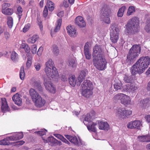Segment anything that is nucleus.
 Masks as SVG:
<instances>
[{
  "label": "nucleus",
  "instance_id": "8fccbe9b",
  "mask_svg": "<svg viewBox=\"0 0 150 150\" xmlns=\"http://www.w3.org/2000/svg\"><path fill=\"white\" fill-rule=\"evenodd\" d=\"M23 10L22 7L21 6H18L17 8V14L18 16L19 19H20L21 18L22 16V13Z\"/></svg>",
  "mask_w": 150,
  "mask_h": 150
},
{
  "label": "nucleus",
  "instance_id": "4c0bfd02",
  "mask_svg": "<svg viewBox=\"0 0 150 150\" xmlns=\"http://www.w3.org/2000/svg\"><path fill=\"white\" fill-rule=\"evenodd\" d=\"M126 8L125 6H123L119 9L117 13V16L118 17H122L124 14V13L126 10Z\"/></svg>",
  "mask_w": 150,
  "mask_h": 150
},
{
  "label": "nucleus",
  "instance_id": "aec40b11",
  "mask_svg": "<svg viewBox=\"0 0 150 150\" xmlns=\"http://www.w3.org/2000/svg\"><path fill=\"white\" fill-rule=\"evenodd\" d=\"M46 67L45 69V73L48 74V71L51 70V67H54V63L51 59H49L45 63Z\"/></svg>",
  "mask_w": 150,
  "mask_h": 150
},
{
  "label": "nucleus",
  "instance_id": "13d9d810",
  "mask_svg": "<svg viewBox=\"0 0 150 150\" xmlns=\"http://www.w3.org/2000/svg\"><path fill=\"white\" fill-rule=\"evenodd\" d=\"M35 86L37 87L36 88L40 91H42V88L40 83L37 82L35 83Z\"/></svg>",
  "mask_w": 150,
  "mask_h": 150
},
{
  "label": "nucleus",
  "instance_id": "09e8293b",
  "mask_svg": "<svg viewBox=\"0 0 150 150\" xmlns=\"http://www.w3.org/2000/svg\"><path fill=\"white\" fill-rule=\"evenodd\" d=\"M47 131L45 129H42L40 131L35 132V133L39 135L40 136L44 135L46 134Z\"/></svg>",
  "mask_w": 150,
  "mask_h": 150
},
{
  "label": "nucleus",
  "instance_id": "e433bc0d",
  "mask_svg": "<svg viewBox=\"0 0 150 150\" xmlns=\"http://www.w3.org/2000/svg\"><path fill=\"white\" fill-rule=\"evenodd\" d=\"M124 94L122 93H120L116 94L113 98V100L116 101L120 100L121 102Z\"/></svg>",
  "mask_w": 150,
  "mask_h": 150
},
{
  "label": "nucleus",
  "instance_id": "864d4df0",
  "mask_svg": "<svg viewBox=\"0 0 150 150\" xmlns=\"http://www.w3.org/2000/svg\"><path fill=\"white\" fill-rule=\"evenodd\" d=\"M11 6L10 4L7 3H4L3 4L2 6L1 11H4L8 8Z\"/></svg>",
  "mask_w": 150,
  "mask_h": 150
},
{
  "label": "nucleus",
  "instance_id": "4d7b16f0",
  "mask_svg": "<svg viewBox=\"0 0 150 150\" xmlns=\"http://www.w3.org/2000/svg\"><path fill=\"white\" fill-rule=\"evenodd\" d=\"M31 51L33 54H35L37 52V46L36 45H33L32 46Z\"/></svg>",
  "mask_w": 150,
  "mask_h": 150
},
{
  "label": "nucleus",
  "instance_id": "680f3d73",
  "mask_svg": "<svg viewBox=\"0 0 150 150\" xmlns=\"http://www.w3.org/2000/svg\"><path fill=\"white\" fill-rule=\"evenodd\" d=\"M144 118L146 122L150 123V115H146Z\"/></svg>",
  "mask_w": 150,
  "mask_h": 150
},
{
  "label": "nucleus",
  "instance_id": "f8f14e48",
  "mask_svg": "<svg viewBox=\"0 0 150 150\" xmlns=\"http://www.w3.org/2000/svg\"><path fill=\"white\" fill-rule=\"evenodd\" d=\"M103 56L102 50L101 48L98 45H96L93 49V58L99 56Z\"/></svg>",
  "mask_w": 150,
  "mask_h": 150
},
{
  "label": "nucleus",
  "instance_id": "e2e57ef3",
  "mask_svg": "<svg viewBox=\"0 0 150 150\" xmlns=\"http://www.w3.org/2000/svg\"><path fill=\"white\" fill-rule=\"evenodd\" d=\"M43 50V47H40L37 52V54L39 55H41L42 53V52Z\"/></svg>",
  "mask_w": 150,
  "mask_h": 150
},
{
  "label": "nucleus",
  "instance_id": "c756f323",
  "mask_svg": "<svg viewBox=\"0 0 150 150\" xmlns=\"http://www.w3.org/2000/svg\"><path fill=\"white\" fill-rule=\"evenodd\" d=\"M21 49H23L27 53L26 54L27 56L31 55L30 52V47L28 44L26 43H22L20 47Z\"/></svg>",
  "mask_w": 150,
  "mask_h": 150
},
{
  "label": "nucleus",
  "instance_id": "7ed1b4c3",
  "mask_svg": "<svg viewBox=\"0 0 150 150\" xmlns=\"http://www.w3.org/2000/svg\"><path fill=\"white\" fill-rule=\"evenodd\" d=\"M141 52V47L140 45H133L129 50L127 55V63L131 65L135 60Z\"/></svg>",
  "mask_w": 150,
  "mask_h": 150
},
{
  "label": "nucleus",
  "instance_id": "c85d7f7f",
  "mask_svg": "<svg viewBox=\"0 0 150 150\" xmlns=\"http://www.w3.org/2000/svg\"><path fill=\"white\" fill-rule=\"evenodd\" d=\"M99 129H100L108 130L109 129V125L107 122H100L98 124Z\"/></svg>",
  "mask_w": 150,
  "mask_h": 150
},
{
  "label": "nucleus",
  "instance_id": "412c9836",
  "mask_svg": "<svg viewBox=\"0 0 150 150\" xmlns=\"http://www.w3.org/2000/svg\"><path fill=\"white\" fill-rule=\"evenodd\" d=\"M88 71L86 69L82 70L80 72L79 76L78 77L79 86L80 85L83 80L84 79Z\"/></svg>",
  "mask_w": 150,
  "mask_h": 150
},
{
  "label": "nucleus",
  "instance_id": "774afa93",
  "mask_svg": "<svg viewBox=\"0 0 150 150\" xmlns=\"http://www.w3.org/2000/svg\"><path fill=\"white\" fill-rule=\"evenodd\" d=\"M16 2L17 4H19L21 3L22 4L24 5L25 4V1L24 0H17Z\"/></svg>",
  "mask_w": 150,
  "mask_h": 150
},
{
  "label": "nucleus",
  "instance_id": "1a4fd4ad",
  "mask_svg": "<svg viewBox=\"0 0 150 150\" xmlns=\"http://www.w3.org/2000/svg\"><path fill=\"white\" fill-rule=\"evenodd\" d=\"M29 93L34 103L41 97L35 90L32 88L30 89Z\"/></svg>",
  "mask_w": 150,
  "mask_h": 150
},
{
  "label": "nucleus",
  "instance_id": "69168bd1",
  "mask_svg": "<svg viewBox=\"0 0 150 150\" xmlns=\"http://www.w3.org/2000/svg\"><path fill=\"white\" fill-rule=\"evenodd\" d=\"M63 4L64 6L66 8H67L69 6V4L67 0H64L63 1Z\"/></svg>",
  "mask_w": 150,
  "mask_h": 150
},
{
  "label": "nucleus",
  "instance_id": "58836bf2",
  "mask_svg": "<svg viewBox=\"0 0 150 150\" xmlns=\"http://www.w3.org/2000/svg\"><path fill=\"white\" fill-rule=\"evenodd\" d=\"M2 13L5 15L10 16L13 13V10L11 8H8L4 11H1Z\"/></svg>",
  "mask_w": 150,
  "mask_h": 150
},
{
  "label": "nucleus",
  "instance_id": "a18cd8bd",
  "mask_svg": "<svg viewBox=\"0 0 150 150\" xmlns=\"http://www.w3.org/2000/svg\"><path fill=\"white\" fill-rule=\"evenodd\" d=\"M27 61L26 63V66L28 68L30 67L32 64V57L31 55L27 56Z\"/></svg>",
  "mask_w": 150,
  "mask_h": 150
},
{
  "label": "nucleus",
  "instance_id": "0eeeda50",
  "mask_svg": "<svg viewBox=\"0 0 150 150\" xmlns=\"http://www.w3.org/2000/svg\"><path fill=\"white\" fill-rule=\"evenodd\" d=\"M132 111L126 110L125 108H119L116 113V116L123 119L128 118L131 115Z\"/></svg>",
  "mask_w": 150,
  "mask_h": 150
},
{
  "label": "nucleus",
  "instance_id": "bb28decb",
  "mask_svg": "<svg viewBox=\"0 0 150 150\" xmlns=\"http://www.w3.org/2000/svg\"><path fill=\"white\" fill-rule=\"evenodd\" d=\"M11 136L7 137L4 139L0 140V145H12V143L10 142L11 141Z\"/></svg>",
  "mask_w": 150,
  "mask_h": 150
},
{
  "label": "nucleus",
  "instance_id": "393cba45",
  "mask_svg": "<svg viewBox=\"0 0 150 150\" xmlns=\"http://www.w3.org/2000/svg\"><path fill=\"white\" fill-rule=\"evenodd\" d=\"M23 135L22 132H18L14 133L13 135L11 136V141H16L21 139L23 137Z\"/></svg>",
  "mask_w": 150,
  "mask_h": 150
},
{
  "label": "nucleus",
  "instance_id": "b1692460",
  "mask_svg": "<svg viewBox=\"0 0 150 150\" xmlns=\"http://www.w3.org/2000/svg\"><path fill=\"white\" fill-rule=\"evenodd\" d=\"M46 103L45 100L41 97L34 103L35 105L37 108H40L44 106Z\"/></svg>",
  "mask_w": 150,
  "mask_h": 150
},
{
  "label": "nucleus",
  "instance_id": "72a5a7b5",
  "mask_svg": "<svg viewBox=\"0 0 150 150\" xmlns=\"http://www.w3.org/2000/svg\"><path fill=\"white\" fill-rule=\"evenodd\" d=\"M39 36L37 35H33L32 37L29 38L28 40V42L29 44H33L39 39Z\"/></svg>",
  "mask_w": 150,
  "mask_h": 150
},
{
  "label": "nucleus",
  "instance_id": "6e6552de",
  "mask_svg": "<svg viewBox=\"0 0 150 150\" xmlns=\"http://www.w3.org/2000/svg\"><path fill=\"white\" fill-rule=\"evenodd\" d=\"M142 126V121L138 120L131 121L129 122L127 125L128 128L137 129H140Z\"/></svg>",
  "mask_w": 150,
  "mask_h": 150
},
{
  "label": "nucleus",
  "instance_id": "9d476101",
  "mask_svg": "<svg viewBox=\"0 0 150 150\" xmlns=\"http://www.w3.org/2000/svg\"><path fill=\"white\" fill-rule=\"evenodd\" d=\"M67 33L69 35L72 37H76L78 34L76 30L73 26L71 25H69L67 27Z\"/></svg>",
  "mask_w": 150,
  "mask_h": 150
},
{
  "label": "nucleus",
  "instance_id": "423d86ee",
  "mask_svg": "<svg viewBox=\"0 0 150 150\" xmlns=\"http://www.w3.org/2000/svg\"><path fill=\"white\" fill-rule=\"evenodd\" d=\"M110 35V40L113 43H116L119 39L118 34L120 32L119 29L115 27V24L111 25Z\"/></svg>",
  "mask_w": 150,
  "mask_h": 150
},
{
  "label": "nucleus",
  "instance_id": "37998d69",
  "mask_svg": "<svg viewBox=\"0 0 150 150\" xmlns=\"http://www.w3.org/2000/svg\"><path fill=\"white\" fill-rule=\"evenodd\" d=\"M144 29L147 32L150 33V19L146 21Z\"/></svg>",
  "mask_w": 150,
  "mask_h": 150
},
{
  "label": "nucleus",
  "instance_id": "de8ad7c7",
  "mask_svg": "<svg viewBox=\"0 0 150 150\" xmlns=\"http://www.w3.org/2000/svg\"><path fill=\"white\" fill-rule=\"evenodd\" d=\"M25 143V141L23 140H21L17 142H16L12 143V144H13L14 146L18 147L23 144Z\"/></svg>",
  "mask_w": 150,
  "mask_h": 150
},
{
  "label": "nucleus",
  "instance_id": "338daca9",
  "mask_svg": "<svg viewBox=\"0 0 150 150\" xmlns=\"http://www.w3.org/2000/svg\"><path fill=\"white\" fill-rule=\"evenodd\" d=\"M61 141H62L63 142L67 144H70L69 142L68 141H67L65 138H64L63 137L62 138V139Z\"/></svg>",
  "mask_w": 150,
  "mask_h": 150
},
{
  "label": "nucleus",
  "instance_id": "4468645a",
  "mask_svg": "<svg viewBox=\"0 0 150 150\" xmlns=\"http://www.w3.org/2000/svg\"><path fill=\"white\" fill-rule=\"evenodd\" d=\"M139 141L142 142H150V134L139 136L137 137Z\"/></svg>",
  "mask_w": 150,
  "mask_h": 150
},
{
  "label": "nucleus",
  "instance_id": "603ef678",
  "mask_svg": "<svg viewBox=\"0 0 150 150\" xmlns=\"http://www.w3.org/2000/svg\"><path fill=\"white\" fill-rule=\"evenodd\" d=\"M122 84L121 82L116 83L114 85V88L116 90L120 89L122 87Z\"/></svg>",
  "mask_w": 150,
  "mask_h": 150
},
{
  "label": "nucleus",
  "instance_id": "a211bd4d",
  "mask_svg": "<svg viewBox=\"0 0 150 150\" xmlns=\"http://www.w3.org/2000/svg\"><path fill=\"white\" fill-rule=\"evenodd\" d=\"M81 89H93V86L92 83L90 80H85L81 85Z\"/></svg>",
  "mask_w": 150,
  "mask_h": 150
},
{
  "label": "nucleus",
  "instance_id": "7c9ffc66",
  "mask_svg": "<svg viewBox=\"0 0 150 150\" xmlns=\"http://www.w3.org/2000/svg\"><path fill=\"white\" fill-rule=\"evenodd\" d=\"M122 99L121 103L124 105L126 106L130 103L131 100L130 97L125 94H124Z\"/></svg>",
  "mask_w": 150,
  "mask_h": 150
},
{
  "label": "nucleus",
  "instance_id": "3c124183",
  "mask_svg": "<svg viewBox=\"0 0 150 150\" xmlns=\"http://www.w3.org/2000/svg\"><path fill=\"white\" fill-rule=\"evenodd\" d=\"M48 14V10L46 6H45L43 11L42 15L43 17L45 19L47 17Z\"/></svg>",
  "mask_w": 150,
  "mask_h": 150
},
{
  "label": "nucleus",
  "instance_id": "5fc2aeb1",
  "mask_svg": "<svg viewBox=\"0 0 150 150\" xmlns=\"http://www.w3.org/2000/svg\"><path fill=\"white\" fill-rule=\"evenodd\" d=\"M11 57L13 60L15 61L18 58V54L14 51L12 53Z\"/></svg>",
  "mask_w": 150,
  "mask_h": 150
},
{
  "label": "nucleus",
  "instance_id": "052dcab7",
  "mask_svg": "<svg viewBox=\"0 0 150 150\" xmlns=\"http://www.w3.org/2000/svg\"><path fill=\"white\" fill-rule=\"evenodd\" d=\"M104 21L105 23L107 24H109L110 23V18L108 17H105L104 19Z\"/></svg>",
  "mask_w": 150,
  "mask_h": 150
},
{
  "label": "nucleus",
  "instance_id": "a878e982",
  "mask_svg": "<svg viewBox=\"0 0 150 150\" xmlns=\"http://www.w3.org/2000/svg\"><path fill=\"white\" fill-rule=\"evenodd\" d=\"M68 80L70 85L72 86H75L76 83L77 85H79V82L78 81L76 83V77L74 75H71L69 76Z\"/></svg>",
  "mask_w": 150,
  "mask_h": 150
},
{
  "label": "nucleus",
  "instance_id": "473e14b6",
  "mask_svg": "<svg viewBox=\"0 0 150 150\" xmlns=\"http://www.w3.org/2000/svg\"><path fill=\"white\" fill-rule=\"evenodd\" d=\"M101 13L103 16L105 17H109L111 14V11L107 8L103 7L101 9Z\"/></svg>",
  "mask_w": 150,
  "mask_h": 150
},
{
  "label": "nucleus",
  "instance_id": "f3484780",
  "mask_svg": "<svg viewBox=\"0 0 150 150\" xmlns=\"http://www.w3.org/2000/svg\"><path fill=\"white\" fill-rule=\"evenodd\" d=\"M62 19L59 18L57 21L55 27L54 29H52L51 30V35L52 36V34L54 33H56L58 32L60 29L62 25Z\"/></svg>",
  "mask_w": 150,
  "mask_h": 150
},
{
  "label": "nucleus",
  "instance_id": "9b49d317",
  "mask_svg": "<svg viewBox=\"0 0 150 150\" xmlns=\"http://www.w3.org/2000/svg\"><path fill=\"white\" fill-rule=\"evenodd\" d=\"M64 136L70 142L78 146L80 145L81 142L80 141H79L77 138L76 136H71L67 134L64 135Z\"/></svg>",
  "mask_w": 150,
  "mask_h": 150
},
{
  "label": "nucleus",
  "instance_id": "5701e85b",
  "mask_svg": "<svg viewBox=\"0 0 150 150\" xmlns=\"http://www.w3.org/2000/svg\"><path fill=\"white\" fill-rule=\"evenodd\" d=\"M12 99L16 104L18 106L21 105L22 103V99L19 94L16 93L12 97Z\"/></svg>",
  "mask_w": 150,
  "mask_h": 150
},
{
  "label": "nucleus",
  "instance_id": "a19ab883",
  "mask_svg": "<svg viewBox=\"0 0 150 150\" xmlns=\"http://www.w3.org/2000/svg\"><path fill=\"white\" fill-rule=\"evenodd\" d=\"M19 75L20 79L22 80H23L25 77L24 68L23 66H22L21 67Z\"/></svg>",
  "mask_w": 150,
  "mask_h": 150
},
{
  "label": "nucleus",
  "instance_id": "ddd939ff",
  "mask_svg": "<svg viewBox=\"0 0 150 150\" xmlns=\"http://www.w3.org/2000/svg\"><path fill=\"white\" fill-rule=\"evenodd\" d=\"M139 106L143 108H145L150 106V98L141 100L139 103Z\"/></svg>",
  "mask_w": 150,
  "mask_h": 150
},
{
  "label": "nucleus",
  "instance_id": "f704fd0d",
  "mask_svg": "<svg viewBox=\"0 0 150 150\" xmlns=\"http://www.w3.org/2000/svg\"><path fill=\"white\" fill-rule=\"evenodd\" d=\"M68 66L74 68L76 67V64L74 57L69 58L68 60Z\"/></svg>",
  "mask_w": 150,
  "mask_h": 150
},
{
  "label": "nucleus",
  "instance_id": "2f4dec72",
  "mask_svg": "<svg viewBox=\"0 0 150 150\" xmlns=\"http://www.w3.org/2000/svg\"><path fill=\"white\" fill-rule=\"evenodd\" d=\"M57 140L53 137H49L47 140H45L44 142L45 143L49 142L52 146L54 145L55 144L57 143Z\"/></svg>",
  "mask_w": 150,
  "mask_h": 150
},
{
  "label": "nucleus",
  "instance_id": "ea45409f",
  "mask_svg": "<svg viewBox=\"0 0 150 150\" xmlns=\"http://www.w3.org/2000/svg\"><path fill=\"white\" fill-rule=\"evenodd\" d=\"M97 125L96 123L93 122L92 124L89 125L87 126V127L88 129L91 131L96 132V128L95 126Z\"/></svg>",
  "mask_w": 150,
  "mask_h": 150
},
{
  "label": "nucleus",
  "instance_id": "6e6d98bb",
  "mask_svg": "<svg viewBox=\"0 0 150 150\" xmlns=\"http://www.w3.org/2000/svg\"><path fill=\"white\" fill-rule=\"evenodd\" d=\"M30 27V24L28 23L26 24L24 28H23V31L24 33H25L29 29Z\"/></svg>",
  "mask_w": 150,
  "mask_h": 150
},
{
  "label": "nucleus",
  "instance_id": "6ab92c4d",
  "mask_svg": "<svg viewBox=\"0 0 150 150\" xmlns=\"http://www.w3.org/2000/svg\"><path fill=\"white\" fill-rule=\"evenodd\" d=\"M125 91L132 93L137 89V87L132 84H128L123 87Z\"/></svg>",
  "mask_w": 150,
  "mask_h": 150
},
{
  "label": "nucleus",
  "instance_id": "39448f33",
  "mask_svg": "<svg viewBox=\"0 0 150 150\" xmlns=\"http://www.w3.org/2000/svg\"><path fill=\"white\" fill-rule=\"evenodd\" d=\"M93 62L94 65L100 70H103L106 68L107 62L103 56H99L93 58Z\"/></svg>",
  "mask_w": 150,
  "mask_h": 150
},
{
  "label": "nucleus",
  "instance_id": "79ce46f5",
  "mask_svg": "<svg viewBox=\"0 0 150 150\" xmlns=\"http://www.w3.org/2000/svg\"><path fill=\"white\" fill-rule=\"evenodd\" d=\"M7 23L8 27L11 28L13 24V18L11 16H8L7 18Z\"/></svg>",
  "mask_w": 150,
  "mask_h": 150
},
{
  "label": "nucleus",
  "instance_id": "c9c22d12",
  "mask_svg": "<svg viewBox=\"0 0 150 150\" xmlns=\"http://www.w3.org/2000/svg\"><path fill=\"white\" fill-rule=\"evenodd\" d=\"M46 6L47 8V7H48L49 10L50 11H52L54 9V4L51 1L47 0Z\"/></svg>",
  "mask_w": 150,
  "mask_h": 150
},
{
  "label": "nucleus",
  "instance_id": "f257e3e1",
  "mask_svg": "<svg viewBox=\"0 0 150 150\" xmlns=\"http://www.w3.org/2000/svg\"><path fill=\"white\" fill-rule=\"evenodd\" d=\"M150 64L149 57L146 56L140 57L131 67L130 72L132 75H125L123 79L124 81L127 83H132L135 79L134 76L137 74H141L148 67Z\"/></svg>",
  "mask_w": 150,
  "mask_h": 150
},
{
  "label": "nucleus",
  "instance_id": "4be33fe9",
  "mask_svg": "<svg viewBox=\"0 0 150 150\" xmlns=\"http://www.w3.org/2000/svg\"><path fill=\"white\" fill-rule=\"evenodd\" d=\"M89 46L88 42L86 43L84 48V52L86 58L88 59H90L91 58V54L90 53Z\"/></svg>",
  "mask_w": 150,
  "mask_h": 150
},
{
  "label": "nucleus",
  "instance_id": "c03bdc74",
  "mask_svg": "<svg viewBox=\"0 0 150 150\" xmlns=\"http://www.w3.org/2000/svg\"><path fill=\"white\" fill-rule=\"evenodd\" d=\"M52 52L55 55H57L59 53V50L58 47L56 45H53L52 46Z\"/></svg>",
  "mask_w": 150,
  "mask_h": 150
},
{
  "label": "nucleus",
  "instance_id": "f03ea898",
  "mask_svg": "<svg viewBox=\"0 0 150 150\" xmlns=\"http://www.w3.org/2000/svg\"><path fill=\"white\" fill-rule=\"evenodd\" d=\"M48 71V74L46 73L47 77L45 78L44 85L46 90L50 92L54 93L56 92V88L51 81L52 79H57L59 76V74L57 69L55 67H52V69Z\"/></svg>",
  "mask_w": 150,
  "mask_h": 150
},
{
  "label": "nucleus",
  "instance_id": "49530a36",
  "mask_svg": "<svg viewBox=\"0 0 150 150\" xmlns=\"http://www.w3.org/2000/svg\"><path fill=\"white\" fill-rule=\"evenodd\" d=\"M135 11V8L133 6H130L129 7L127 13V16L131 15Z\"/></svg>",
  "mask_w": 150,
  "mask_h": 150
},
{
  "label": "nucleus",
  "instance_id": "2eb2a0df",
  "mask_svg": "<svg viewBox=\"0 0 150 150\" xmlns=\"http://www.w3.org/2000/svg\"><path fill=\"white\" fill-rule=\"evenodd\" d=\"M76 24L80 28H83L86 26V24L82 17L81 16L77 17L76 18Z\"/></svg>",
  "mask_w": 150,
  "mask_h": 150
},
{
  "label": "nucleus",
  "instance_id": "20e7f679",
  "mask_svg": "<svg viewBox=\"0 0 150 150\" xmlns=\"http://www.w3.org/2000/svg\"><path fill=\"white\" fill-rule=\"evenodd\" d=\"M139 21L138 17H134L130 19L126 25L127 33L131 34L133 32H137L139 28Z\"/></svg>",
  "mask_w": 150,
  "mask_h": 150
},
{
  "label": "nucleus",
  "instance_id": "dca6fc26",
  "mask_svg": "<svg viewBox=\"0 0 150 150\" xmlns=\"http://www.w3.org/2000/svg\"><path fill=\"white\" fill-rule=\"evenodd\" d=\"M93 89L92 88L81 89V94L85 97L88 98L92 95Z\"/></svg>",
  "mask_w": 150,
  "mask_h": 150
},
{
  "label": "nucleus",
  "instance_id": "0e129e2a",
  "mask_svg": "<svg viewBox=\"0 0 150 150\" xmlns=\"http://www.w3.org/2000/svg\"><path fill=\"white\" fill-rule=\"evenodd\" d=\"M4 36L6 40H8L10 37L9 33L7 32H5L4 33Z\"/></svg>",
  "mask_w": 150,
  "mask_h": 150
},
{
  "label": "nucleus",
  "instance_id": "bf43d9fd",
  "mask_svg": "<svg viewBox=\"0 0 150 150\" xmlns=\"http://www.w3.org/2000/svg\"><path fill=\"white\" fill-rule=\"evenodd\" d=\"M34 67L37 71H39L41 68V65L40 63H35L34 64Z\"/></svg>",
  "mask_w": 150,
  "mask_h": 150
},
{
  "label": "nucleus",
  "instance_id": "cd10ccee",
  "mask_svg": "<svg viewBox=\"0 0 150 150\" xmlns=\"http://www.w3.org/2000/svg\"><path fill=\"white\" fill-rule=\"evenodd\" d=\"M1 108L2 111L3 112L9 111V108L7 104L6 99L5 98L2 99V103Z\"/></svg>",
  "mask_w": 150,
  "mask_h": 150
}]
</instances>
